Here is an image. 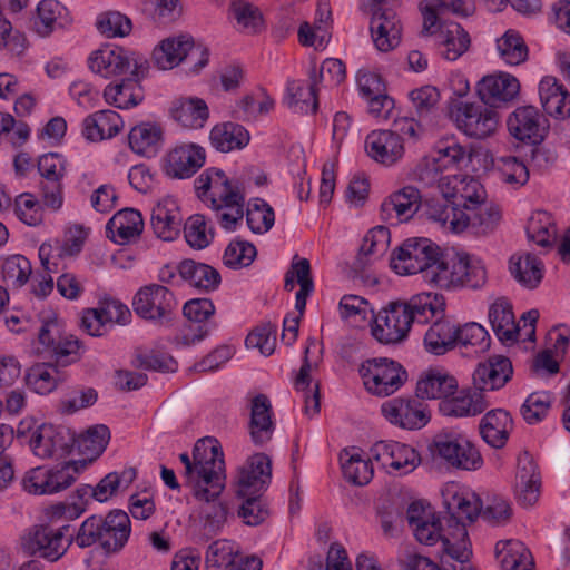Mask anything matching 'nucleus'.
Wrapping results in <instances>:
<instances>
[{
  "mask_svg": "<svg viewBox=\"0 0 570 570\" xmlns=\"http://www.w3.org/2000/svg\"><path fill=\"white\" fill-rule=\"evenodd\" d=\"M89 69L102 78H112L130 71L134 78L147 76L149 63L147 58L136 51L120 46H104L88 58Z\"/></svg>",
  "mask_w": 570,
  "mask_h": 570,
  "instance_id": "7",
  "label": "nucleus"
},
{
  "mask_svg": "<svg viewBox=\"0 0 570 570\" xmlns=\"http://www.w3.org/2000/svg\"><path fill=\"white\" fill-rule=\"evenodd\" d=\"M75 446V434L63 426L42 424L31 434L30 448L41 459H61Z\"/></svg>",
  "mask_w": 570,
  "mask_h": 570,
  "instance_id": "22",
  "label": "nucleus"
},
{
  "mask_svg": "<svg viewBox=\"0 0 570 570\" xmlns=\"http://www.w3.org/2000/svg\"><path fill=\"white\" fill-rule=\"evenodd\" d=\"M511 430L512 419L509 412L502 409L489 411L480 422L482 439L494 449L505 445Z\"/></svg>",
  "mask_w": 570,
  "mask_h": 570,
  "instance_id": "44",
  "label": "nucleus"
},
{
  "mask_svg": "<svg viewBox=\"0 0 570 570\" xmlns=\"http://www.w3.org/2000/svg\"><path fill=\"white\" fill-rule=\"evenodd\" d=\"M128 141L135 154L147 158L155 157L164 142V129L157 122L142 121L130 129Z\"/></svg>",
  "mask_w": 570,
  "mask_h": 570,
  "instance_id": "39",
  "label": "nucleus"
},
{
  "mask_svg": "<svg viewBox=\"0 0 570 570\" xmlns=\"http://www.w3.org/2000/svg\"><path fill=\"white\" fill-rule=\"evenodd\" d=\"M381 413L391 424L405 430H420L430 421L428 405L415 397H394L381 405Z\"/></svg>",
  "mask_w": 570,
  "mask_h": 570,
  "instance_id": "21",
  "label": "nucleus"
},
{
  "mask_svg": "<svg viewBox=\"0 0 570 570\" xmlns=\"http://www.w3.org/2000/svg\"><path fill=\"white\" fill-rule=\"evenodd\" d=\"M445 520L422 502H413L407 509L409 525L415 539L425 546L440 544L444 553L468 535L464 524Z\"/></svg>",
  "mask_w": 570,
  "mask_h": 570,
  "instance_id": "5",
  "label": "nucleus"
},
{
  "mask_svg": "<svg viewBox=\"0 0 570 570\" xmlns=\"http://www.w3.org/2000/svg\"><path fill=\"white\" fill-rule=\"evenodd\" d=\"M360 374L366 390L377 396L396 392L406 379L401 364L387 358L368 360L361 365Z\"/></svg>",
  "mask_w": 570,
  "mask_h": 570,
  "instance_id": "14",
  "label": "nucleus"
},
{
  "mask_svg": "<svg viewBox=\"0 0 570 570\" xmlns=\"http://www.w3.org/2000/svg\"><path fill=\"white\" fill-rule=\"evenodd\" d=\"M124 128L120 115L114 110H99L87 116L82 121V136L92 142L110 139Z\"/></svg>",
  "mask_w": 570,
  "mask_h": 570,
  "instance_id": "38",
  "label": "nucleus"
},
{
  "mask_svg": "<svg viewBox=\"0 0 570 570\" xmlns=\"http://www.w3.org/2000/svg\"><path fill=\"white\" fill-rule=\"evenodd\" d=\"M539 96L544 111L564 119L570 116V95L553 77H544L539 83Z\"/></svg>",
  "mask_w": 570,
  "mask_h": 570,
  "instance_id": "42",
  "label": "nucleus"
},
{
  "mask_svg": "<svg viewBox=\"0 0 570 570\" xmlns=\"http://www.w3.org/2000/svg\"><path fill=\"white\" fill-rule=\"evenodd\" d=\"M476 92L481 101L493 106L513 101L520 92V82L517 77L508 72H498L483 77L476 85Z\"/></svg>",
  "mask_w": 570,
  "mask_h": 570,
  "instance_id": "26",
  "label": "nucleus"
},
{
  "mask_svg": "<svg viewBox=\"0 0 570 570\" xmlns=\"http://www.w3.org/2000/svg\"><path fill=\"white\" fill-rule=\"evenodd\" d=\"M448 115L462 135L474 140L493 137L500 127L499 112L481 100L450 99Z\"/></svg>",
  "mask_w": 570,
  "mask_h": 570,
  "instance_id": "6",
  "label": "nucleus"
},
{
  "mask_svg": "<svg viewBox=\"0 0 570 570\" xmlns=\"http://www.w3.org/2000/svg\"><path fill=\"white\" fill-rule=\"evenodd\" d=\"M509 271L514 279L527 288H535L543 277L541 261L529 253L513 254L509 259Z\"/></svg>",
  "mask_w": 570,
  "mask_h": 570,
  "instance_id": "47",
  "label": "nucleus"
},
{
  "mask_svg": "<svg viewBox=\"0 0 570 570\" xmlns=\"http://www.w3.org/2000/svg\"><path fill=\"white\" fill-rule=\"evenodd\" d=\"M109 440L110 432L108 428L100 424L89 428L78 438L75 436V445L82 455L92 460L104 452Z\"/></svg>",
  "mask_w": 570,
  "mask_h": 570,
  "instance_id": "64",
  "label": "nucleus"
},
{
  "mask_svg": "<svg viewBox=\"0 0 570 570\" xmlns=\"http://www.w3.org/2000/svg\"><path fill=\"white\" fill-rule=\"evenodd\" d=\"M489 321L495 335L501 341L513 342L521 336V327L515 322L512 305L504 297H500L491 304Z\"/></svg>",
  "mask_w": 570,
  "mask_h": 570,
  "instance_id": "43",
  "label": "nucleus"
},
{
  "mask_svg": "<svg viewBox=\"0 0 570 570\" xmlns=\"http://www.w3.org/2000/svg\"><path fill=\"white\" fill-rule=\"evenodd\" d=\"M1 274L8 287L21 288L31 278V262L20 254L4 257L1 263Z\"/></svg>",
  "mask_w": 570,
  "mask_h": 570,
  "instance_id": "61",
  "label": "nucleus"
},
{
  "mask_svg": "<svg viewBox=\"0 0 570 570\" xmlns=\"http://www.w3.org/2000/svg\"><path fill=\"white\" fill-rule=\"evenodd\" d=\"M439 250L440 247L429 238H409L393 253L391 267L399 275L421 273L425 279L426 269Z\"/></svg>",
  "mask_w": 570,
  "mask_h": 570,
  "instance_id": "11",
  "label": "nucleus"
},
{
  "mask_svg": "<svg viewBox=\"0 0 570 570\" xmlns=\"http://www.w3.org/2000/svg\"><path fill=\"white\" fill-rule=\"evenodd\" d=\"M367 155L377 163L391 166L404 154V146L399 134L391 130H374L365 139Z\"/></svg>",
  "mask_w": 570,
  "mask_h": 570,
  "instance_id": "30",
  "label": "nucleus"
},
{
  "mask_svg": "<svg viewBox=\"0 0 570 570\" xmlns=\"http://www.w3.org/2000/svg\"><path fill=\"white\" fill-rule=\"evenodd\" d=\"M138 78L126 79L119 83H109L104 90L105 100L120 109L137 106L144 99V90Z\"/></svg>",
  "mask_w": 570,
  "mask_h": 570,
  "instance_id": "51",
  "label": "nucleus"
},
{
  "mask_svg": "<svg viewBox=\"0 0 570 570\" xmlns=\"http://www.w3.org/2000/svg\"><path fill=\"white\" fill-rule=\"evenodd\" d=\"M513 373L508 357L495 355L480 363L473 372V384L481 393L503 387Z\"/></svg>",
  "mask_w": 570,
  "mask_h": 570,
  "instance_id": "29",
  "label": "nucleus"
},
{
  "mask_svg": "<svg viewBox=\"0 0 570 570\" xmlns=\"http://www.w3.org/2000/svg\"><path fill=\"white\" fill-rule=\"evenodd\" d=\"M85 461H68L53 466L28 470L21 481L22 489L33 495H49L71 487L86 469Z\"/></svg>",
  "mask_w": 570,
  "mask_h": 570,
  "instance_id": "9",
  "label": "nucleus"
},
{
  "mask_svg": "<svg viewBox=\"0 0 570 570\" xmlns=\"http://www.w3.org/2000/svg\"><path fill=\"white\" fill-rule=\"evenodd\" d=\"M106 229L116 244L134 243L144 230L142 216L134 208L121 209L109 219Z\"/></svg>",
  "mask_w": 570,
  "mask_h": 570,
  "instance_id": "36",
  "label": "nucleus"
},
{
  "mask_svg": "<svg viewBox=\"0 0 570 570\" xmlns=\"http://www.w3.org/2000/svg\"><path fill=\"white\" fill-rule=\"evenodd\" d=\"M439 190L445 200L461 210L475 208V204L487 199V191L482 184L464 174L441 176Z\"/></svg>",
  "mask_w": 570,
  "mask_h": 570,
  "instance_id": "19",
  "label": "nucleus"
},
{
  "mask_svg": "<svg viewBox=\"0 0 570 570\" xmlns=\"http://www.w3.org/2000/svg\"><path fill=\"white\" fill-rule=\"evenodd\" d=\"M177 269L183 279L199 291L210 292L220 284V274L207 264L187 259L183 261Z\"/></svg>",
  "mask_w": 570,
  "mask_h": 570,
  "instance_id": "50",
  "label": "nucleus"
},
{
  "mask_svg": "<svg viewBox=\"0 0 570 570\" xmlns=\"http://www.w3.org/2000/svg\"><path fill=\"white\" fill-rule=\"evenodd\" d=\"M372 458L387 472L407 474L421 462L420 454L411 445L397 441H379L371 448Z\"/></svg>",
  "mask_w": 570,
  "mask_h": 570,
  "instance_id": "20",
  "label": "nucleus"
},
{
  "mask_svg": "<svg viewBox=\"0 0 570 570\" xmlns=\"http://www.w3.org/2000/svg\"><path fill=\"white\" fill-rule=\"evenodd\" d=\"M421 200L420 190L412 186H406L393 193L382 204V210L386 213L394 212L400 220L407 219L417 210Z\"/></svg>",
  "mask_w": 570,
  "mask_h": 570,
  "instance_id": "56",
  "label": "nucleus"
},
{
  "mask_svg": "<svg viewBox=\"0 0 570 570\" xmlns=\"http://www.w3.org/2000/svg\"><path fill=\"white\" fill-rule=\"evenodd\" d=\"M262 562L255 557H244L236 542L220 539L206 550L205 570H261Z\"/></svg>",
  "mask_w": 570,
  "mask_h": 570,
  "instance_id": "23",
  "label": "nucleus"
},
{
  "mask_svg": "<svg viewBox=\"0 0 570 570\" xmlns=\"http://www.w3.org/2000/svg\"><path fill=\"white\" fill-rule=\"evenodd\" d=\"M137 472L134 468L122 470L120 473L110 472L105 475L95 487L89 484L77 489L80 498L90 495L98 502H106L116 495L120 490H126L134 482Z\"/></svg>",
  "mask_w": 570,
  "mask_h": 570,
  "instance_id": "37",
  "label": "nucleus"
},
{
  "mask_svg": "<svg viewBox=\"0 0 570 570\" xmlns=\"http://www.w3.org/2000/svg\"><path fill=\"white\" fill-rule=\"evenodd\" d=\"M181 223L183 216L174 197L161 198L153 208L151 227L158 238L174 240L180 233Z\"/></svg>",
  "mask_w": 570,
  "mask_h": 570,
  "instance_id": "31",
  "label": "nucleus"
},
{
  "mask_svg": "<svg viewBox=\"0 0 570 570\" xmlns=\"http://www.w3.org/2000/svg\"><path fill=\"white\" fill-rule=\"evenodd\" d=\"M525 233L530 242L541 247H549L556 239L557 227L548 212L535 210L528 219Z\"/></svg>",
  "mask_w": 570,
  "mask_h": 570,
  "instance_id": "58",
  "label": "nucleus"
},
{
  "mask_svg": "<svg viewBox=\"0 0 570 570\" xmlns=\"http://www.w3.org/2000/svg\"><path fill=\"white\" fill-rule=\"evenodd\" d=\"M271 475L272 466L269 458L263 453L253 455L239 470L237 494L239 497L261 495L266 489Z\"/></svg>",
  "mask_w": 570,
  "mask_h": 570,
  "instance_id": "27",
  "label": "nucleus"
},
{
  "mask_svg": "<svg viewBox=\"0 0 570 570\" xmlns=\"http://www.w3.org/2000/svg\"><path fill=\"white\" fill-rule=\"evenodd\" d=\"M345 479L356 485L367 484L373 476V466L370 459L364 458L356 448L345 449L340 456Z\"/></svg>",
  "mask_w": 570,
  "mask_h": 570,
  "instance_id": "52",
  "label": "nucleus"
},
{
  "mask_svg": "<svg viewBox=\"0 0 570 570\" xmlns=\"http://www.w3.org/2000/svg\"><path fill=\"white\" fill-rule=\"evenodd\" d=\"M488 405L479 390L463 389L442 400L439 406L445 416L469 417L481 414Z\"/></svg>",
  "mask_w": 570,
  "mask_h": 570,
  "instance_id": "33",
  "label": "nucleus"
},
{
  "mask_svg": "<svg viewBox=\"0 0 570 570\" xmlns=\"http://www.w3.org/2000/svg\"><path fill=\"white\" fill-rule=\"evenodd\" d=\"M212 146L222 153L246 147L250 140L245 127L235 122H222L215 125L209 135Z\"/></svg>",
  "mask_w": 570,
  "mask_h": 570,
  "instance_id": "46",
  "label": "nucleus"
},
{
  "mask_svg": "<svg viewBox=\"0 0 570 570\" xmlns=\"http://www.w3.org/2000/svg\"><path fill=\"white\" fill-rule=\"evenodd\" d=\"M131 533V521L122 510H111L105 517L92 514L85 519L75 534V543L81 548L99 544L107 553L124 549Z\"/></svg>",
  "mask_w": 570,
  "mask_h": 570,
  "instance_id": "4",
  "label": "nucleus"
},
{
  "mask_svg": "<svg viewBox=\"0 0 570 570\" xmlns=\"http://www.w3.org/2000/svg\"><path fill=\"white\" fill-rule=\"evenodd\" d=\"M499 178L504 184L519 188L529 180V170L524 163L515 156H501L493 160Z\"/></svg>",
  "mask_w": 570,
  "mask_h": 570,
  "instance_id": "63",
  "label": "nucleus"
},
{
  "mask_svg": "<svg viewBox=\"0 0 570 570\" xmlns=\"http://www.w3.org/2000/svg\"><path fill=\"white\" fill-rule=\"evenodd\" d=\"M177 306L174 293L160 284L140 287L132 298L135 313L147 321L167 320Z\"/></svg>",
  "mask_w": 570,
  "mask_h": 570,
  "instance_id": "15",
  "label": "nucleus"
},
{
  "mask_svg": "<svg viewBox=\"0 0 570 570\" xmlns=\"http://www.w3.org/2000/svg\"><path fill=\"white\" fill-rule=\"evenodd\" d=\"M274 422L272 420V405L264 394L255 396L252 401L249 432L256 444H264L272 439Z\"/></svg>",
  "mask_w": 570,
  "mask_h": 570,
  "instance_id": "45",
  "label": "nucleus"
},
{
  "mask_svg": "<svg viewBox=\"0 0 570 570\" xmlns=\"http://www.w3.org/2000/svg\"><path fill=\"white\" fill-rule=\"evenodd\" d=\"M40 353L47 354L58 364L68 365L77 362L82 354L80 341L72 334L65 333L58 320L43 322L39 330Z\"/></svg>",
  "mask_w": 570,
  "mask_h": 570,
  "instance_id": "12",
  "label": "nucleus"
},
{
  "mask_svg": "<svg viewBox=\"0 0 570 570\" xmlns=\"http://www.w3.org/2000/svg\"><path fill=\"white\" fill-rule=\"evenodd\" d=\"M230 18L236 28L247 33L257 32L263 26V16L258 7L246 0H232L229 7Z\"/></svg>",
  "mask_w": 570,
  "mask_h": 570,
  "instance_id": "62",
  "label": "nucleus"
},
{
  "mask_svg": "<svg viewBox=\"0 0 570 570\" xmlns=\"http://www.w3.org/2000/svg\"><path fill=\"white\" fill-rule=\"evenodd\" d=\"M198 198L215 212L216 220L227 232L242 225L245 196L237 181L217 168L205 169L194 181Z\"/></svg>",
  "mask_w": 570,
  "mask_h": 570,
  "instance_id": "2",
  "label": "nucleus"
},
{
  "mask_svg": "<svg viewBox=\"0 0 570 570\" xmlns=\"http://www.w3.org/2000/svg\"><path fill=\"white\" fill-rule=\"evenodd\" d=\"M429 449L434 460L451 469L476 471L483 465L478 448L466 435L459 432L436 434Z\"/></svg>",
  "mask_w": 570,
  "mask_h": 570,
  "instance_id": "8",
  "label": "nucleus"
},
{
  "mask_svg": "<svg viewBox=\"0 0 570 570\" xmlns=\"http://www.w3.org/2000/svg\"><path fill=\"white\" fill-rule=\"evenodd\" d=\"M317 67L314 65L308 71L307 80H288L286 86V101L289 108L304 112L315 114L318 108L317 99Z\"/></svg>",
  "mask_w": 570,
  "mask_h": 570,
  "instance_id": "34",
  "label": "nucleus"
},
{
  "mask_svg": "<svg viewBox=\"0 0 570 570\" xmlns=\"http://www.w3.org/2000/svg\"><path fill=\"white\" fill-rule=\"evenodd\" d=\"M206 160L205 149L194 142L180 144L166 153L163 170L171 178L186 179L202 168Z\"/></svg>",
  "mask_w": 570,
  "mask_h": 570,
  "instance_id": "25",
  "label": "nucleus"
},
{
  "mask_svg": "<svg viewBox=\"0 0 570 570\" xmlns=\"http://www.w3.org/2000/svg\"><path fill=\"white\" fill-rule=\"evenodd\" d=\"M497 50L501 60L508 66H519L528 59V47L515 30L509 29L497 39Z\"/></svg>",
  "mask_w": 570,
  "mask_h": 570,
  "instance_id": "59",
  "label": "nucleus"
},
{
  "mask_svg": "<svg viewBox=\"0 0 570 570\" xmlns=\"http://www.w3.org/2000/svg\"><path fill=\"white\" fill-rule=\"evenodd\" d=\"M500 220V208L485 199L478 205L475 204V208L462 210L460 219L452 224L455 234L470 228L476 235H488L495 230Z\"/></svg>",
  "mask_w": 570,
  "mask_h": 570,
  "instance_id": "28",
  "label": "nucleus"
},
{
  "mask_svg": "<svg viewBox=\"0 0 570 570\" xmlns=\"http://www.w3.org/2000/svg\"><path fill=\"white\" fill-rule=\"evenodd\" d=\"M69 530V524L57 529L49 525L35 527L23 537L22 547L29 554H37L49 561H57L75 542L73 534L67 535Z\"/></svg>",
  "mask_w": 570,
  "mask_h": 570,
  "instance_id": "13",
  "label": "nucleus"
},
{
  "mask_svg": "<svg viewBox=\"0 0 570 570\" xmlns=\"http://www.w3.org/2000/svg\"><path fill=\"white\" fill-rule=\"evenodd\" d=\"M439 39V43L443 48L442 56L450 61L461 57L470 46L468 32L456 22L441 26Z\"/></svg>",
  "mask_w": 570,
  "mask_h": 570,
  "instance_id": "54",
  "label": "nucleus"
},
{
  "mask_svg": "<svg viewBox=\"0 0 570 570\" xmlns=\"http://www.w3.org/2000/svg\"><path fill=\"white\" fill-rule=\"evenodd\" d=\"M402 303L407 309L413 323H429L443 315L445 311V297L434 292L417 293L412 295L409 299L402 301Z\"/></svg>",
  "mask_w": 570,
  "mask_h": 570,
  "instance_id": "41",
  "label": "nucleus"
},
{
  "mask_svg": "<svg viewBox=\"0 0 570 570\" xmlns=\"http://www.w3.org/2000/svg\"><path fill=\"white\" fill-rule=\"evenodd\" d=\"M87 239V232L80 225L66 229L61 239L42 243L39 247L41 265L48 272H59L60 265L80 254Z\"/></svg>",
  "mask_w": 570,
  "mask_h": 570,
  "instance_id": "17",
  "label": "nucleus"
},
{
  "mask_svg": "<svg viewBox=\"0 0 570 570\" xmlns=\"http://www.w3.org/2000/svg\"><path fill=\"white\" fill-rule=\"evenodd\" d=\"M372 39L382 52L396 48L401 42L402 26L392 10L375 12L371 20Z\"/></svg>",
  "mask_w": 570,
  "mask_h": 570,
  "instance_id": "35",
  "label": "nucleus"
},
{
  "mask_svg": "<svg viewBox=\"0 0 570 570\" xmlns=\"http://www.w3.org/2000/svg\"><path fill=\"white\" fill-rule=\"evenodd\" d=\"M488 279L483 261L466 252L444 254L438 252L424 282L442 291H458L464 287L481 288Z\"/></svg>",
  "mask_w": 570,
  "mask_h": 570,
  "instance_id": "3",
  "label": "nucleus"
},
{
  "mask_svg": "<svg viewBox=\"0 0 570 570\" xmlns=\"http://www.w3.org/2000/svg\"><path fill=\"white\" fill-rule=\"evenodd\" d=\"M170 116L183 128L197 130L206 125L209 118V109L202 98H180L173 102Z\"/></svg>",
  "mask_w": 570,
  "mask_h": 570,
  "instance_id": "40",
  "label": "nucleus"
},
{
  "mask_svg": "<svg viewBox=\"0 0 570 570\" xmlns=\"http://www.w3.org/2000/svg\"><path fill=\"white\" fill-rule=\"evenodd\" d=\"M495 554L502 570H533L534 561L530 550L519 540L499 541Z\"/></svg>",
  "mask_w": 570,
  "mask_h": 570,
  "instance_id": "49",
  "label": "nucleus"
},
{
  "mask_svg": "<svg viewBox=\"0 0 570 570\" xmlns=\"http://www.w3.org/2000/svg\"><path fill=\"white\" fill-rule=\"evenodd\" d=\"M540 474L532 462L519 469L515 483V497L523 507L533 505L540 495Z\"/></svg>",
  "mask_w": 570,
  "mask_h": 570,
  "instance_id": "57",
  "label": "nucleus"
},
{
  "mask_svg": "<svg viewBox=\"0 0 570 570\" xmlns=\"http://www.w3.org/2000/svg\"><path fill=\"white\" fill-rule=\"evenodd\" d=\"M65 381V376L56 365L40 363L31 366L26 375L27 385L38 394L51 393Z\"/></svg>",
  "mask_w": 570,
  "mask_h": 570,
  "instance_id": "55",
  "label": "nucleus"
},
{
  "mask_svg": "<svg viewBox=\"0 0 570 570\" xmlns=\"http://www.w3.org/2000/svg\"><path fill=\"white\" fill-rule=\"evenodd\" d=\"M71 22L69 12L65 6L57 0H41L37 6L35 27L37 32L49 36L58 28H63Z\"/></svg>",
  "mask_w": 570,
  "mask_h": 570,
  "instance_id": "48",
  "label": "nucleus"
},
{
  "mask_svg": "<svg viewBox=\"0 0 570 570\" xmlns=\"http://www.w3.org/2000/svg\"><path fill=\"white\" fill-rule=\"evenodd\" d=\"M185 466L187 483L198 501H209L220 495L225 488V462L222 446L216 439L204 438L196 442L193 459L179 455Z\"/></svg>",
  "mask_w": 570,
  "mask_h": 570,
  "instance_id": "1",
  "label": "nucleus"
},
{
  "mask_svg": "<svg viewBox=\"0 0 570 570\" xmlns=\"http://www.w3.org/2000/svg\"><path fill=\"white\" fill-rule=\"evenodd\" d=\"M372 334L383 344H399L405 341L412 327V318L402 301L391 302L373 318Z\"/></svg>",
  "mask_w": 570,
  "mask_h": 570,
  "instance_id": "16",
  "label": "nucleus"
},
{
  "mask_svg": "<svg viewBox=\"0 0 570 570\" xmlns=\"http://www.w3.org/2000/svg\"><path fill=\"white\" fill-rule=\"evenodd\" d=\"M153 60L159 69L169 70L183 61L191 63L190 71L198 72L208 62V51L195 45L189 36L164 39L153 51Z\"/></svg>",
  "mask_w": 570,
  "mask_h": 570,
  "instance_id": "10",
  "label": "nucleus"
},
{
  "mask_svg": "<svg viewBox=\"0 0 570 570\" xmlns=\"http://www.w3.org/2000/svg\"><path fill=\"white\" fill-rule=\"evenodd\" d=\"M510 135L517 140L529 144H540L548 131L547 118L534 106H521L511 112L507 119Z\"/></svg>",
  "mask_w": 570,
  "mask_h": 570,
  "instance_id": "24",
  "label": "nucleus"
},
{
  "mask_svg": "<svg viewBox=\"0 0 570 570\" xmlns=\"http://www.w3.org/2000/svg\"><path fill=\"white\" fill-rule=\"evenodd\" d=\"M455 324L449 320L435 321L424 335L425 350L434 355H443L455 348Z\"/></svg>",
  "mask_w": 570,
  "mask_h": 570,
  "instance_id": "53",
  "label": "nucleus"
},
{
  "mask_svg": "<svg viewBox=\"0 0 570 570\" xmlns=\"http://www.w3.org/2000/svg\"><path fill=\"white\" fill-rule=\"evenodd\" d=\"M458 390V381L448 371L431 367L420 375L415 394L421 400H445Z\"/></svg>",
  "mask_w": 570,
  "mask_h": 570,
  "instance_id": "32",
  "label": "nucleus"
},
{
  "mask_svg": "<svg viewBox=\"0 0 570 570\" xmlns=\"http://www.w3.org/2000/svg\"><path fill=\"white\" fill-rule=\"evenodd\" d=\"M441 494L448 512V515H444L445 522L451 524L460 522L466 528L465 522L474 521L482 509L480 498L471 489L458 482L445 483Z\"/></svg>",
  "mask_w": 570,
  "mask_h": 570,
  "instance_id": "18",
  "label": "nucleus"
},
{
  "mask_svg": "<svg viewBox=\"0 0 570 570\" xmlns=\"http://www.w3.org/2000/svg\"><path fill=\"white\" fill-rule=\"evenodd\" d=\"M442 170L459 168L465 160H470L471 154L455 138L440 140L431 154Z\"/></svg>",
  "mask_w": 570,
  "mask_h": 570,
  "instance_id": "60",
  "label": "nucleus"
}]
</instances>
